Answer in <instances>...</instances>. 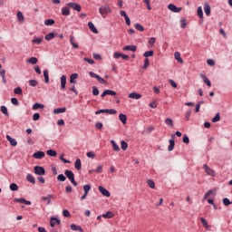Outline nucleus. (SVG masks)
<instances>
[{
	"instance_id": "obj_1",
	"label": "nucleus",
	"mask_w": 232,
	"mask_h": 232,
	"mask_svg": "<svg viewBox=\"0 0 232 232\" xmlns=\"http://www.w3.org/2000/svg\"><path fill=\"white\" fill-rule=\"evenodd\" d=\"M65 177L69 179V180L73 184V186H77V181H75V174L72 170H65L64 171Z\"/></svg>"
},
{
	"instance_id": "obj_2",
	"label": "nucleus",
	"mask_w": 232,
	"mask_h": 232,
	"mask_svg": "<svg viewBox=\"0 0 232 232\" xmlns=\"http://www.w3.org/2000/svg\"><path fill=\"white\" fill-rule=\"evenodd\" d=\"M89 75H90V77H92L93 79H97L98 82H99L101 84H108V82H106L105 80H103L102 77L99 76V74H96V73L93 72H89Z\"/></svg>"
},
{
	"instance_id": "obj_3",
	"label": "nucleus",
	"mask_w": 232,
	"mask_h": 232,
	"mask_svg": "<svg viewBox=\"0 0 232 232\" xmlns=\"http://www.w3.org/2000/svg\"><path fill=\"white\" fill-rule=\"evenodd\" d=\"M89 75H90V77H92L93 79H97L98 82H99L101 84H108V82H106L105 80H103L102 77L99 76V74H96V73L93 72H89Z\"/></svg>"
},
{
	"instance_id": "obj_4",
	"label": "nucleus",
	"mask_w": 232,
	"mask_h": 232,
	"mask_svg": "<svg viewBox=\"0 0 232 232\" xmlns=\"http://www.w3.org/2000/svg\"><path fill=\"white\" fill-rule=\"evenodd\" d=\"M99 12L101 15H104L106 14H111V9L110 8V5H103L100 7Z\"/></svg>"
},
{
	"instance_id": "obj_5",
	"label": "nucleus",
	"mask_w": 232,
	"mask_h": 232,
	"mask_svg": "<svg viewBox=\"0 0 232 232\" xmlns=\"http://www.w3.org/2000/svg\"><path fill=\"white\" fill-rule=\"evenodd\" d=\"M34 171L35 173V175H45L46 174V170L44 169V168L41 167V166H35L34 168Z\"/></svg>"
},
{
	"instance_id": "obj_6",
	"label": "nucleus",
	"mask_w": 232,
	"mask_h": 232,
	"mask_svg": "<svg viewBox=\"0 0 232 232\" xmlns=\"http://www.w3.org/2000/svg\"><path fill=\"white\" fill-rule=\"evenodd\" d=\"M203 169H205L207 175H209L210 177H215L216 172L213 170V169L209 168L208 165H203Z\"/></svg>"
},
{
	"instance_id": "obj_7",
	"label": "nucleus",
	"mask_w": 232,
	"mask_h": 232,
	"mask_svg": "<svg viewBox=\"0 0 232 232\" xmlns=\"http://www.w3.org/2000/svg\"><path fill=\"white\" fill-rule=\"evenodd\" d=\"M169 10H170V12H174L176 14H179V12H180L182 10V7H177V5L170 4L168 5Z\"/></svg>"
},
{
	"instance_id": "obj_8",
	"label": "nucleus",
	"mask_w": 232,
	"mask_h": 232,
	"mask_svg": "<svg viewBox=\"0 0 232 232\" xmlns=\"http://www.w3.org/2000/svg\"><path fill=\"white\" fill-rule=\"evenodd\" d=\"M14 202H19L20 204H25V206H31L32 201L24 199V198H14Z\"/></svg>"
},
{
	"instance_id": "obj_9",
	"label": "nucleus",
	"mask_w": 232,
	"mask_h": 232,
	"mask_svg": "<svg viewBox=\"0 0 232 232\" xmlns=\"http://www.w3.org/2000/svg\"><path fill=\"white\" fill-rule=\"evenodd\" d=\"M67 5L70 6V8H72V10H75L76 12H81L82 10L81 5L77 3H69Z\"/></svg>"
},
{
	"instance_id": "obj_10",
	"label": "nucleus",
	"mask_w": 232,
	"mask_h": 232,
	"mask_svg": "<svg viewBox=\"0 0 232 232\" xmlns=\"http://www.w3.org/2000/svg\"><path fill=\"white\" fill-rule=\"evenodd\" d=\"M106 95H112L113 97H115V95H117V92L115 91H111V90H105L102 93V99H104L106 97Z\"/></svg>"
},
{
	"instance_id": "obj_11",
	"label": "nucleus",
	"mask_w": 232,
	"mask_h": 232,
	"mask_svg": "<svg viewBox=\"0 0 232 232\" xmlns=\"http://www.w3.org/2000/svg\"><path fill=\"white\" fill-rule=\"evenodd\" d=\"M120 14L122 17H124L127 26H130V24H131V21L130 20V16H128V14H126L125 11H121Z\"/></svg>"
},
{
	"instance_id": "obj_12",
	"label": "nucleus",
	"mask_w": 232,
	"mask_h": 232,
	"mask_svg": "<svg viewBox=\"0 0 232 232\" xmlns=\"http://www.w3.org/2000/svg\"><path fill=\"white\" fill-rule=\"evenodd\" d=\"M98 189L100 191V193H102V195H103V197H110V191H108V189H106L104 187L100 186L98 187Z\"/></svg>"
},
{
	"instance_id": "obj_13",
	"label": "nucleus",
	"mask_w": 232,
	"mask_h": 232,
	"mask_svg": "<svg viewBox=\"0 0 232 232\" xmlns=\"http://www.w3.org/2000/svg\"><path fill=\"white\" fill-rule=\"evenodd\" d=\"M142 95L139 92H130L129 94V99H135L136 101H139V99H141Z\"/></svg>"
},
{
	"instance_id": "obj_14",
	"label": "nucleus",
	"mask_w": 232,
	"mask_h": 232,
	"mask_svg": "<svg viewBox=\"0 0 232 232\" xmlns=\"http://www.w3.org/2000/svg\"><path fill=\"white\" fill-rule=\"evenodd\" d=\"M123 52H137V46L136 45H126L122 48Z\"/></svg>"
},
{
	"instance_id": "obj_15",
	"label": "nucleus",
	"mask_w": 232,
	"mask_h": 232,
	"mask_svg": "<svg viewBox=\"0 0 232 232\" xmlns=\"http://www.w3.org/2000/svg\"><path fill=\"white\" fill-rule=\"evenodd\" d=\"M52 198H54L53 195H52V194H49L46 197H42V200H44V202L47 201L48 205L52 204Z\"/></svg>"
},
{
	"instance_id": "obj_16",
	"label": "nucleus",
	"mask_w": 232,
	"mask_h": 232,
	"mask_svg": "<svg viewBox=\"0 0 232 232\" xmlns=\"http://www.w3.org/2000/svg\"><path fill=\"white\" fill-rule=\"evenodd\" d=\"M44 151H37L33 154L34 159H44Z\"/></svg>"
},
{
	"instance_id": "obj_17",
	"label": "nucleus",
	"mask_w": 232,
	"mask_h": 232,
	"mask_svg": "<svg viewBox=\"0 0 232 232\" xmlns=\"http://www.w3.org/2000/svg\"><path fill=\"white\" fill-rule=\"evenodd\" d=\"M78 77H79V74H77V73H72V74H71L69 82H70L71 84H76L77 82L75 81V79H77Z\"/></svg>"
},
{
	"instance_id": "obj_18",
	"label": "nucleus",
	"mask_w": 232,
	"mask_h": 232,
	"mask_svg": "<svg viewBox=\"0 0 232 232\" xmlns=\"http://www.w3.org/2000/svg\"><path fill=\"white\" fill-rule=\"evenodd\" d=\"M88 26H89L91 32H92L93 34H99V30H97V27H95V25L93 24V23L89 22V23H88Z\"/></svg>"
},
{
	"instance_id": "obj_19",
	"label": "nucleus",
	"mask_w": 232,
	"mask_h": 232,
	"mask_svg": "<svg viewBox=\"0 0 232 232\" xmlns=\"http://www.w3.org/2000/svg\"><path fill=\"white\" fill-rule=\"evenodd\" d=\"M119 119H120L121 122H122V124H127V122H128V116H126V114L121 113L119 115Z\"/></svg>"
},
{
	"instance_id": "obj_20",
	"label": "nucleus",
	"mask_w": 232,
	"mask_h": 232,
	"mask_svg": "<svg viewBox=\"0 0 232 232\" xmlns=\"http://www.w3.org/2000/svg\"><path fill=\"white\" fill-rule=\"evenodd\" d=\"M16 17H17L18 23H24V15H23V13L21 11L17 12Z\"/></svg>"
},
{
	"instance_id": "obj_21",
	"label": "nucleus",
	"mask_w": 232,
	"mask_h": 232,
	"mask_svg": "<svg viewBox=\"0 0 232 232\" xmlns=\"http://www.w3.org/2000/svg\"><path fill=\"white\" fill-rule=\"evenodd\" d=\"M71 229H72V231L84 232V230L82 229V227L81 226H77L75 224L71 225Z\"/></svg>"
},
{
	"instance_id": "obj_22",
	"label": "nucleus",
	"mask_w": 232,
	"mask_h": 232,
	"mask_svg": "<svg viewBox=\"0 0 232 232\" xmlns=\"http://www.w3.org/2000/svg\"><path fill=\"white\" fill-rule=\"evenodd\" d=\"M6 139L8 142H10L11 146H17V140L15 139L10 137V135H6Z\"/></svg>"
},
{
	"instance_id": "obj_23",
	"label": "nucleus",
	"mask_w": 232,
	"mask_h": 232,
	"mask_svg": "<svg viewBox=\"0 0 232 232\" xmlns=\"http://www.w3.org/2000/svg\"><path fill=\"white\" fill-rule=\"evenodd\" d=\"M174 57L176 59V61H178V63H179L180 64H183L184 63V60H182V58L180 57V53L179 52H176L174 53Z\"/></svg>"
},
{
	"instance_id": "obj_24",
	"label": "nucleus",
	"mask_w": 232,
	"mask_h": 232,
	"mask_svg": "<svg viewBox=\"0 0 232 232\" xmlns=\"http://www.w3.org/2000/svg\"><path fill=\"white\" fill-rule=\"evenodd\" d=\"M61 88L62 90H64V88H66V75L61 76Z\"/></svg>"
},
{
	"instance_id": "obj_25",
	"label": "nucleus",
	"mask_w": 232,
	"mask_h": 232,
	"mask_svg": "<svg viewBox=\"0 0 232 232\" xmlns=\"http://www.w3.org/2000/svg\"><path fill=\"white\" fill-rule=\"evenodd\" d=\"M102 218H113V217H115V215L113 214V212L111 211H108L105 214L102 215Z\"/></svg>"
},
{
	"instance_id": "obj_26",
	"label": "nucleus",
	"mask_w": 232,
	"mask_h": 232,
	"mask_svg": "<svg viewBox=\"0 0 232 232\" xmlns=\"http://www.w3.org/2000/svg\"><path fill=\"white\" fill-rule=\"evenodd\" d=\"M33 110H44V104L36 102L33 105Z\"/></svg>"
},
{
	"instance_id": "obj_27",
	"label": "nucleus",
	"mask_w": 232,
	"mask_h": 232,
	"mask_svg": "<svg viewBox=\"0 0 232 232\" xmlns=\"http://www.w3.org/2000/svg\"><path fill=\"white\" fill-rule=\"evenodd\" d=\"M111 144L112 146L113 151H121V148L119 147V145H117L115 140H111Z\"/></svg>"
},
{
	"instance_id": "obj_28",
	"label": "nucleus",
	"mask_w": 232,
	"mask_h": 232,
	"mask_svg": "<svg viewBox=\"0 0 232 232\" xmlns=\"http://www.w3.org/2000/svg\"><path fill=\"white\" fill-rule=\"evenodd\" d=\"M6 71L5 69L0 70V75L2 77V81L4 84H6V76H5Z\"/></svg>"
},
{
	"instance_id": "obj_29",
	"label": "nucleus",
	"mask_w": 232,
	"mask_h": 232,
	"mask_svg": "<svg viewBox=\"0 0 232 232\" xmlns=\"http://www.w3.org/2000/svg\"><path fill=\"white\" fill-rule=\"evenodd\" d=\"M37 62H38V60H37L36 57H31V58L26 60V63L28 64H37Z\"/></svg>"
},
{
	"instance_id": "obj_30",
	"label": "nucleus",
	"mask_w": 232,
	"mask_h": 232,
	"mask_svg": "<svg viewBox=\"0 0 232 232\" xmlns=\"http://www.w3.org/2000/svg\"><path fill=\"white\" fill-rule=\"evenodd\" d=\"M26 180H27V182H30L31 184H35V178H34V176H32V174H28L26 176Z\"/></svg>"
},
{
	"instance_id": "obj_31",
	"label": "nucleus",
	"mask_w": 232,
	"mask_h": 232,
	"mask_svg": "<svg viewBox=\"0 0 232 232\" xmlns=\"http://www.w3.org/2000/svg\"><path fill=\"white\" fill-rule=\"evenodd\" d=\"M204 10H205L206 15L211 14V6H209L208 4H205Z\"/></svg>"
},
{
	"instance_id": "obj_32",
	"label": "nucleus",
	"mask_w": 232,
	"mask_h": 232,
	"mask_svg": "<svg viewBox=\"0 0 232 232\" xmlns=\"http://www.w3.org/2000/svg\"><path fill=\"white\" fill-rule=\"evenodd\" d=\"M45 26H53L55 24V20L53 19H47L44 21Z\"/></svg>"
},
{
	"instance_id": "obj_33",
	"label": "nucleus",
	"mask_w": 232,
	"mask_h": 232,
	"mask_svg": "<svg viewBox=\"0 0 232 232\" xmlns=\"http://www.w3.org/2000/svg\"><path fill=\"white\" fill-rule=\"evenodd\" d=\"M55 37L54 33H49L44 36L45 41H52Z\"/></svg>"
},
{
	"instance_id": "obj_34",
	"label": "nucleus",
	"mask_w": 232,
	"mask_h": 232,
	"mask_svg": "<svg viewBox=\"0 0 232 232\" xmlns=\"http://www.w3.org/2000/svg\"><path fill=\"white\" fill-rule=\"evenodd\" d=\"M169 151H173V149L175 148V140H169Z\"/></svg>"
},
{
	"instance_id": "obj_35",
	"label": "nucleus",
	"mask_w": 232,
	"mask_h": 232,
	"mask_svg": "<svg viewBox=\"0 0 232 232\" xmlns=\"http://www.w3.org/2000/svg\"><path fill=\"white\" fill-rule=\"evenodd\" d=\"M44 82L48 84L50 82V76L48 75V70L44 71Z\"/></svg>"
},
{
	"instance_id": "obj_36",
	"label": "nucleus",
	"mask_w": 232,
	"mask_h": 232,
	"mask_svg": "<svg viewBox=\"0 0 232 232\" xmlns=\"http://www.w3.org/2000/svg\"><path fill=\"white\" fill-rule=\"evenodd\" d=\"M197 14L199 19H204V13L202 12V7H198Z\"/></svg>"
},
{
	"instance_id": "obj_37",
	"label": "nucleus",
	"mask_w": 232,
	"mask_h": 232,
	"mask_svg": "<svg viewBox=\"0 0 232 232\" xmlns=\"http://www.w3.org/2000/svg\"><path fill=\"white\" fill-rule=\"evenodd\" d=\"M64 111H66V108H57L53 110V113L55 114H59V113H64Z\"/></svg>"
},
{
	"instance_id": "obj_38",
	"label": "nucleus",
	"mask_w": 232,
	"mask_h": 232,
	"mask_svg": "<svg viewBox=\"0 0 232 232\" xmlns=\"http://www.w3.org/2000/svg\"><path fill=\"white\" fill-rule=\"evenodd\" d=\"M74 168L75 169H78L81 170V168H82V163H81V160L80 159H77L75 163H74Z\"/></svg>"
},
{
	"instance_id": "obj_39",
	"label": "nucleus",
	"mask_w": 232,
	"mask_h": 232,
	"mask_svg": "<svg viewBox=\"0 0 232 232\" xmlns=\"http://www.w3.org/2000/svg\"><path fill=\"white\" fill-rule=\"evenodd\" d=\"M155 52L153 51H147L143 53V57H146V59H148V57H153Z\"/></svg>"
},
{
	"instance_id": "obj_40",
	"label": "nucleus",
	"mask_w": 232,
	"mask_h": 232,
	"mask_svg": "<svg viewBox=\"0 0 232 232\" xmlns=\"http://www.w3.org/2000/svg\"><path fill=\"white\" fill-rule=\"evenodd\" d=\"M147 184L151 189H155V181L153 179H148Z\"/></svg>"
},
{
	"instance_id": "obj_41",
	"label": "nucleus",
	"mask_w": 232,
	"mask_h": 232,
	"mask_svg": "<svg viewBox=\"0 0 232 232\" xmlns=\"http://www.w3.org/2000/svg\"><path fill=\"white\" fill-rule=\"evenodd\" d=\"M14 93L15 95H23V89H21V87H16L14 89Z\"/></svg>"
},
{
	"instance_id": "obj_42",
	"label": "nucleus",
	"mask_w": 232,
	"mask_h": 232,
	"mask_svg": "<svg viewBox=\"0 0 232 232\" xmlns=\"http://www.w3.org/2000/svg\"><path fill=\"white\" fill-rule=\"evenodd\" d=\"M34 44H41L43 43V38L35 37L32 40Z\"/></svg>"
},
{
	"instance_id": "obj_43",
	"label": "nucleus",
	"mask_w": 232,
	"mask_h": 232,
	"mask_svg": "<svg viewBox=\"0 0 232 232\" xmlns=\"http://www.w3.org/2000/svg\"><path fill=\"white\" fill-rule=\"evenodd\" d=\"M200 221H201L203 227H204L206 229H209V225L208 224V221L206 220V218H200Z\"/></svg>"
},
{
	"instance_id": "obj_44",
	"label": "nucleus",
	"mask_w": 232,
	"mask_h": 232,
	"mask_svg": "<svg viewBox=\"0 0 232 232\" xmlns=\"http://www.w3.org/2000/svg\"><path fill=\"white\" fill-rule=\"evenodd\" d=\"M47 155H49V157H57V151L53 150H47Z\"/></svg>"
},
{
	"instance_id": "obj_45",
	"label": "nucleus",
	"mask_w": 232,
	"mask_h": 232,
	"mask_svg": "<svg viewBox=\"0 0 232 232\" xmlns=\"http://www.w3.org/2000/svg\"><path fill=\"white\" fill-rule=\"evenodd\" d=\"M165 124L170 126V128H173V120H171V118L165 119Z\"/></svg>"
},
{
	"instance_id": "obj_46",
	"label": "nucleus",
	"mask_w": 232,
	"mask_h": 232,
	"mask_svg": "<svg viewBox=\"0 0 232 232\" xmlns=\"http://www.w3.org/2000/svg\"><path fill=\"white\" fill-rule=\"evenodd\" d=\"M57 180L59 182H64L66 180V177L64 174H59L57 177Z\"/></svg>"
},
{
	"instance_id": "obj_47",
	"label": "nucleus",
	"mask_w": 232,
	"mask_h": 232,
	"mask_svg": "<svg viewBox=\"0 0 232 232\" xmlns=\"http://www.w3.org/2000/svg\"><path fill=\"white\" fill-rule=\"evenodd\" d=\"M134 27L136 30H138V32H144V26H142L140 24H135Z\"/></svg>"
},
{
	"instance_id": "obj_48",
	"label": "nucleus",
	"mask_w": 232,
	"mask_h": 232,
	"mask_svg": "<svg viewBox=\"0 0 232 232\" xmlns=\"http://www.w3.org/2000/svg\"><path fill=\"white\" fill-rule=\"evenodd\" d=\"M70 14V7H63L62 9V14L63 15H68Z\"/></svg>"
},
{
	"instance_id": "obj_49",
	"label": "nucleus",
	"mask_w": 232,
	"mask_h": 232,
	"mask_svg": "<svg viewBox=\"0 0 232 232\" xmlns=\"http://www.w3.org/2000/svg\"><path fill=\"white\" fill-rule=\"evenodd\" d=\"M121 150H123V151H126V150H128V143L126 141L121 140Z\"/></svg>"
},
{
	"instance_id": "obj_50",
	"label": "nucleus",
	"mask_w": 232,
	"mask_h": 232,
	"mask_svg": "<svg viewBox=\"0 0 232 232\" xmlns=\"http://www.w3.org/2000/svg\"><path fill=\"white\" fill-rule=\"evenodd\" d=\"M1 111H2V113H4V115L8 117V115H9L8 114V109L5 105L1 106Z\"/></svg>"
},
{
	"instance_id": "obj_51",
	"label": "nucleus",
	"mask_w": 232,
	"mask_h": 232,
	"mask_svg": "<svg viewBox=\"0 0 232 232\" xmlns=\"http://www.w3.org/2000/svg\"><path fill=\"white\" fill-rule=\"evenodd\" d=\"M10 189H11V191H17V189H19V186H17V184H15V183H12L10 185Z\"/></svg>"
},
{
	"instance_id": "obj_52",
	"label": "nucleus",
	"mask_w": 232,
	"mask_h": 232,
	"mask_svg": "<svg viewBox=\"0 0 232 232\" xmlns=\"http://www.w3.org/2000/svg\"><path fill=\"white\" fill-rule=\"evenodd\" d=\"M100 92L99 89L97 88V86H92V95H94V97H97V95H99Z\"/></svg>"
},
{
	"instance_id": "obj_53",
	"label": "nucleus",
	"mask_w": 232,
	"mask_h": 232,
	"mask_svg": "<svg viewBox=\"0 0 232 232\" xmlns=\"http://www.w3.org/2000/svg\"><path fill=\"white\" fill-rule=\"evenodd\" d=\"M63 217H65L66 218H70V217H72V214H70V211H68V209H63Z\"/></svg>"
},
{
	"instance_id": "obj_54",
	"label": "nucleus",
	"mask_w": 232,
	"mask_h": 232,
	"mask_svg": "<svg viewBox=\"0 0 232 232\" xmlns=\"http://www.w3.org/2000/svg\"><path fill=\"white\" fill-rule=\"evenodd\" d=\"M90 189H92V186H90V185L83 186V190H84L85 195H88Z\"/></svg>"
},
{
	"instance_id": "obj_55",
	"label": "nucleus",
	"mask_w": 232,
	"mask_h": 232,
	"mask_svg": "<svg viewBox=\"0 0 232 232\" xmlns=\"http://www.w3.org/2000/svg\"><path fill=\"white\" fill-rule=\"evenodd\" d=\"M150 66V59L146 58L144 60V64H143V70H147V68Z\"/></svg>"
},
{
	"instance_id": "obj_56",
	"label": "nucleus",
	"mask_w": 232,
	"mask_h": 232,
	"mask_svg": "<svg viewBox=\"0 0 232 232\" xmlns=\"http://www.w3.org/2000/svg\"><path fill=\"white\" fill-rule=\"evenodd\" d=\"M220 121V113L218 112L216 116L212 119V122H218Z\"/></svg>"
},
{
	"instance_id": "obj_57",
	"label": "nucleus",
	"mask_w": 232,
	"mask_h": 232,
	"mask_svg": "<svg viewBox=\"0 0 232 232\" xmlns=\"http://www.w3.org/2000/svg\"><path fill=\"white\" fill-rule=\"evenodd\" d=\"M29 84L30 86L35 87L37 84H39V82H37V80H30Z\"/></svg>"
},
{
	"instance_id": "obj_58",
	"label": "nucleus",
	"mask_w": 232,
	"mask_h": 232,
	"mask_svg": "<svg viewBox=\"0 0 232 232\" xmlns=\"http://www.w3.org/2000/svg\"><path fill=\"white\" fill-rule=\"evenodd\" d=\"M223 204H224V206H230L231 201L229 200V198H223Z\"/></svg>"
},
{
	"instance_id": "obj_59",
	"label": "nucleus",
	"mask_w": 232,
	"mask_h": 232,
	"mask_svg": "<svg viewBox=\"0 0 232 232\" xmlns=\"http://www.w3.org/2000/svg\"><path fill=\"white\" fill-rule=\"evenodd\" d=\"M211 195H213V190L207 191L206 194L204 195L203 200H206V198H208Z\"/></svg>"
},
{
	"instance_id": "obj_60",
	"label": "nucleus",
	"mask_w": 232,
	"mask_h": 232,
	"mask_svg": "<svg viewBox=\"0 0 232 232\" xmlns=\"http://www.w3.org/2000/svg\"><path fill=\"white\" fill-rule=\"evenodd\" d=\"M39 119H41V114H39V112L33 115V121H39Z\"/></svg>"
},
{
	"instance_id": "obj_61",
	"label": "nucleus",
	"mask_w": 232,
	"mask_h": 232,
	"mask_svg": "<svg viewBox=\"0 0 232 232\" xmlns=\"http://www.w3.org/2000/svg\"><path fill=\"white\" fill-rule=\"evenodd\" d=\"M50 226H51V227H55V218L54 217H52L50 218Z\"/></svg>"
},
{
	"instance_id": "obj_62",
	"label": "nucleus",
	"mask_w": 232,
	"mask_h": 232,
	"mask_svg": "<svg viewBox=\"0 0 232 232\" xmlns=\"http://www.w3.org/2000/svg\"><path fill=\"white\" fill-rule=\"evenodd\" d=\"M86 155L89 159H95V152L93 151L87 152Z\"/></svg>"
},
{
	"instance_id": "obj_63",
	"label": "nucleus",
	"mask_w": 232,
	"mask_h": 232,
	"mask_svg": "<svg viewBox=\"0 0 232 232\" xmlns=\"http://www.w3.org/2000/svg\"><path fill=\"white\" fill-rule=\"evenodd\" d=\"M207 63L208 64V66H215V60L208 59Z\"/></svg>"
},
{
	"instance_id": "obj_64",
	"label": "nucleus",
	"mask_w": 232,
	"mask_h": 232,
	"mask_svg": "<svg viewBox=\"0 0 232 232\" xmlns=\"http://www.w3.org/2000/svg\"><path fill=\"white\" fill-rule=\"evenodd\" d=\"M189 117H191V110H188L185 114L186 121H189Z\"/></svg>"
}]
</instances>
